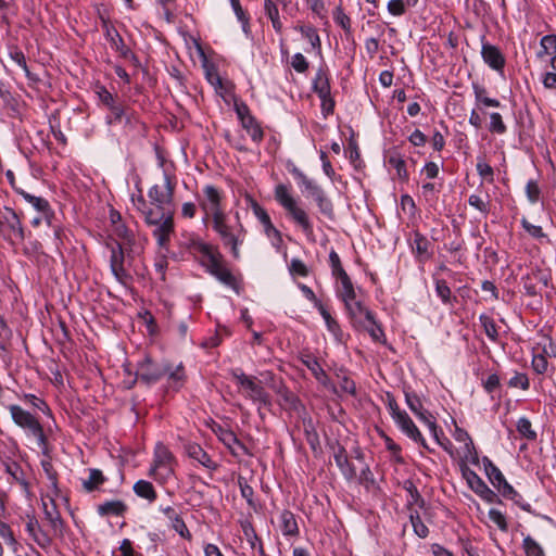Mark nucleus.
<instances>
[{
  "label": "nucleus",
  "mask_w": 556,
  "mask_h": 556,
  "mask_svg": "<svg viewBox=\"0 0 556 556\" xmlns=\"http://www.w3.org/2000/svg\"><path fill=\"white\" fill-rule=\"evenodd\" d=\"M5 407L10 412L14 425L21 428L26 437H31L36 440L37 446L41 450V453L45 456V458L41 459L40 465L49 481L50 494L52 496H59L60 489L58 472L51 463L48 437L46 435L38 417L16 404H11Z\"/></svg>",
  "instance_id": "f257e3e1"
},
{
  "label": "nucleus",
  "mask_w": 556,
  "mask_h": 556,
  "mask_svg": "<svg viewBox=\"0 0 556 556\" xmlns=\"http://www.w3.org/2000/svg\"><path fill=\"white\" fill-rule=\"evenodd\" d=\"M213 230L218 235L223 245L230 250L235 260L240 258V247L247 237V229L241 223L239 212L235 213L233 220L225 213L212 219Z\"/></svg>",
  "instance_id": "f03ea898"
},
{
  "label": "nucleus",
  "mask_w": 556,
  "mask_h": 556,
  "mask_svg": "<svg viewBox=\"0 0 556 556\" xmlns=\"http://www.w3.org/2000/svg\"><path fill=\"white\" fill-rule=\"evenodd\" d=\"M275 200L287 212L290 219L301 228L308 240L314 241V225L308 213L299 205L298 200L291 194L290 187L279 184L274 190Z\"/></svg>",
  "instance_id": "7ed1b4c3"
},
{
  "label": "nucleus",
  "mask_w": 556,
  "mask_h": 556,
  "mask_svg": "<svg viewBox=\"0 0 556 556\" xmlns=\"http://www.w3.org/2000/svg\"><path fill=\"white\" fill-rule=\"evenodd\" d=\"M144 223L153 227L152 235L157 245L160 248H167L175 228L173 213L166 210L155 208L154 212L147 213Z\"/></svg>",
  "instance_id": "20e7f679"
},
{
  "label": "nucleus",
  "mask_w": 556,
  "mask_h": 556,
  "mask_svg": "<svg viewBox=\"0 0 556 556\" xmlns=\"http://www.w3.org/2000/svg\"><path fill=\"white\" fill-rule=\"evenodd\" d=\"M232 377L237 383L244 389V396L257 405L258 414L262 416L261 408L271 405L270 395L261 381L255 377L245 375L241 369L232 370Z\"/></svg>",
  "instance_id": "39448f33"
},
{
  "label": "nucleus",
  "mask_w": 556,
  "mask_h": 556,
  "mask_svg": "<svg viewBox=\"0 0 556 556\" xmlns=\"http://www.w3.org/2000/svg\"><path fill=\"white\" fill-rule=\"evenodd\" d=\"M201 265L219 282L239 293V283L230 269L225 265L224 256L216 248L207 257L201 260Z\"/></svg>",
  "instance_id": "423d86ee"
},
{
  "label": "nucleus",
  "mask_w": 556,
  "mask_h": 556,
  "mask_svg": "<svg viewBox=\"0 0 556 556\" xmlns=\"http://www.w3.org/2000/svg\"><path fill=\"white\" fill-rule=\"evenodd\" d=\"M94 92L100 103L110 111V114L105 116L106 125H115L123 122L125 115V104L116 94H113L103 85H96Z\"/></svg>",
  "instance_id": "0eeeda50"
},
{
  "label": "nucleus",
  "mask_w": 556,
  "mask_h": 556,
  "mask_svg": "<svg viewBox=\"0 0 556 556\" xmlns=\"http://www.w3.org/2000/svg\"><path fill=\"white\" fill-rule=\"evenodd\" d=\"M203 198L199 200L200 208L204 213L203 222L225 214L222 207V192L213 185H206L202 189Z\"/></svg>",
  "instance_id": "6e6552de"
},
{
  "label": "nucleus",
  "mask_w": 556,
  "mask_h": 556,
  "mask_svg": "<svg viewBox=\"0 0 556 556\" xmlns=\"http://www.w3.org/2000/svg\"><path fill=\"white\" fill-rule=\"evenodd\" d=\"M459 467L462 476L466 480L468 486L481 500L486 503H494L497 500L496 493L491 490L488 484L477 475V472L470 469L465 462H462Z\"/></svg>",
  "instance_id": "1a4fd4ad"
},
{
  "label": "nucleus",
  "mask_w": 556,
  "mask_h": 556,
  "mask_svg": "<svg viewBox=\"0 0 556 556\" xmlns=\"http://www.w3.org/2000/svg\"><path fill=\"white\" fill-rule=\"evenodd\" d=\"M175 186L174 178L169 174L164 173V186L153 185L149 189L148 197L154 208L165 210V205L172 204Z\"/></svg>",
  "instance_id": "9d476101"
},
{
  "label": "nucleus",
  "mask_w": 556,
  "mask_h": 556,
  "mask_svg": "<svg viewBox=\"0 0 556 556\" xmlns=\"http://www.w3.org/2000/svg\"><path fill=\"white\" fill-rule=\"evenodd\" d=\"M106 248L111 252L110 268L113 276L118 282L126 285L131 279V276L124 267L126 254L123 244L117 241L108 242Z\"/></svg>",
  "instance_id": "9b49d317"
},
{
  "label": "nucleus",
  "mask_w": 556,
  "mask_h": 556,
  "mask_svg": "<svg viewBox=\"0 0 556 556\" xmlns=\"http://www.w3.org/2000/svg\"><path fill=\"white\" fill-rule=\"evenodd\" d=\"M174 462L173 453L163 443L159 442L154 450L153 465L149 475L155 477L159 473L164 479L168 478L174 473Z\"/></svg>",
  "instance_id": "f8f14e48"
},
{
  "label": "nucleus",
  "mask_w": 556,
  "mask_h": 556,
  "mask_svg": "<svg viewBox=\"0 0 556 556\" xmlns=\"http://www.w3.org/2000/svg\"><path fill=\"white\" fill-rule=\"evenodd\" d=\"M102 28L104 30V37L110 42L111 48L115 50L121 58L130 61L135 65H139L137 55L126 46L118 30L108 21H103Z\"/></svg>",
  "instance_id": "ddd939ff"
},
{
  "label": "nucleus",
  "mask_w": 556,
  "mask_h": 556,
  "mask_svg": "<svg viewBox=\"0 0 556 556\" xmlns=\"http://www.w3.org/2000/svg\"><path fill=\"white\" fill-rule=\"evenodd\" d=\"M164 369V361L156 363L150 356H146L138 364L136 378L147 386H152L163 379Z\"/></svg>",
  "instance_id": "4468645a"
},
{
  "label": "nucleus",
  "mask_w": 556,
  "mask_h": 556,
  "mask_svg": "<svg viewBox=\"0 0 556 556\" xmlns=\"http://www.w3.org/2000/svg\"><path fill=\"white\" fill-rule=\"evenodd\" d=\"M213 431L217 435L218 440L229 450L232 456L240 457L242 455H251L249 448L237 438L232 430L217 425Z\"/></svg>",
  "instance_id": "2eb2a0df"
},
{
  "label": "nucleus",
  "mask_w": 556,
  "mask_h": 556,
  "mask_svg": "<svg viewBox=\"0 0 556 556\" xmlns=\"http://www.w3.org/2000/svg\"><path fill=\"white\" fill-rule=\"evenodd\" d=\"M481 58L491 70L500 75L504 74L506 59L498 47L485 40L484 35L481 37Z\"/></svg>",
  "instance_id": "dca6fc26"
},
{
  "label": "nucleus",
  "mask_w": 556,
  "mask_h": 556,
  "mask_svg": "<svg viewBox=\"0 0 556 556\" xmlns=\"http://www.w3.org/2000/svg\"><path fill=\"white\" fill-rule=\"evenodd\" d=\"M2 226L5 225L9 230V235L4 238L12 244L15 242H22L25 239L24 227L16 212L5 206L4 213L1 215Z\"/></svg>",
  "instance_id": "f3484780"
},
{
  "label": "nucleus",
  "mask_w": 556,
  "mask_h": 556,
  "mask_svg": "<svg viewBox=\"0 0 556 556\" xmlns=\"http://www.w3.org/2000/svg\"><path fill=\"white\" fill-rule=\"evenodd\" d=\"M163 378H166V389L168 391L178 392L187 381V375L184 364L180 362L177 365L168 361H164Z\"/></svg>",
  "instance_id": "a211bd4d"
},
{
  "label": "nucleus",
  "mask_w": 556,
  "mask_h": 556,
  "mask_svg": "<svg viewBox=\"0 0 556 556\" xmlns=\"http://www.w3.org/2000/svg\"><path fill=\"white\" fill-rule=\"evenodd\" d=\"M522 288L528 296H535L541 293L542 287H547L549 282V275L546 273L534 269L521 278Z\"/></svg>",
  "instance_id": "6ab92c4d"
},
{
  "label": "nucleus",
  "mask_w": 556,
  "mask_h": 556,
  "mask_svg": "<svg viewBox=\"0 0 556 556\" xmlns=\"http://www.w3.org/2000/svg\"><path fill=\"white\" fill-rule=\"evenodd\" d=\"M483 469L485 472V476L488 477L491 484L497 489V491L502 494L503 492L513 493L511 491V484L507 482L502 471L498 469L497 466L494 465V463L488 457L483 456L482 459Z\"/></svg>",
  "instance_id": "aec40b11"
},
{
  "label": "nucleus",
  "mask_w": 556,
  "mask_h": 556,
  "mask_svg": "<svg viewBox=\"0 0 556 556\" xmlns=\"http://www.w3.org/2000/svg\"><path fill=\"white\" fill-rule=\"evenodd\" d=\"M397 415L399 418L394 422L396 424L399 429L414 442L420 444L424 448L431 451L421 432L419 431L415 422L412 420V418L408 416V414L406 412H403V414Z\"/></svg>",
  "instance_id": "412c9836"
},
{
  "label": "nucleus",
  "mask_w": 556,
  "mask_h": 556,
  "mask_svg": "<svg viewBox=\"0 0 556 556\" xmlns=\"http://www.w3.org/2000/svg\"><path fill=\"white\" fill-rule=\"evenodd\" d=\"M334 463L346 481L356 479L354 465L349 460L345 447L339 443L332 446Z\"/></svg>",
  "instance_id": "4be33fe9"
},
{
  "label": "nucleus",
  "mask_w": 556,
  "mask_h": 556,
  "mask_svg": "<svg viewBox=\"0 0 556 556\" xmlns=\"http://www.w3.org/2000/svg\"><path fill=\"white\" fill-rule=\"evenodd\" d=\"M412 251L418 262H427L432 257L430 240L419 231L413 232Z\"/></svg>",
  "instance_id": "5701e85b"
},
{
  "label": "nucleus",
  "mask_w": 556,
  "mask_h": 556,
  "mask_svg": "<svg viewBox=\"0 0 556 556\" xmlns=\"http://www.w3.org/2000/svg\"><path fill=\"white\" fill-rule=\"evenodd\" d=\"M343 303L354 328L357 325H363L364 319L371 318L372 312L356 298L353 300H346Z\"/></svg>",
  "instance_id": "b1692460"
},
{
  "label": "nucleus",
  "mask_w": 556,
  "mask_h": 556,
  "mask_svg": "<svg viewBox=\"0 0 556 556\" xmlns=\"http://www.w3.org/2000/svg\"><path fill=\"white\" fill-rule=\"evenodd\" d=\"M184 247L193 255L199 256L200 261L207 257L217 247L203 241L198 235L191 233Z\"/></svg>",
  "instance_id": "393cba45"
},
{
  "label": "nucleus",
  "mask_w": 556,
  "mask_h": 556,
  "mask_svg": "<svg viewBox=\"0 0 556 556\" xmlns=\"http://www.w3.org/2000/svg\"><path fill=\"white\" fill-rule=\"evenodd\" d=\"M185 452L189 458L198 462L201 466L208 470H216L217 464L211 456L203 450V447L194 442H189L185 445Z\"/></svg>",
  "instance_id": "a878e982"
},
{
  "label": "nucleus",
  "mask_w": 556,
  "mask_h": 556,
  "mask_svg": "<svg viewBox=\"0 0 556 556\" xmlns=\"http://www.w3.org/2000/svg\"><path fill=\"white\" fill-rule=\"evenodd\" d=\"M25 528H26V531L29 534V536H31L33 540L41 548H48L51 545V543H52L51 538L48 535V533L46 531H43L40 528L38 520L36 519V517L34 515H27V521H26Z\"/></svg>",
  "instance_id": "bb28decb"
},
{
  "label": "nucleus",
  "mask_w": 556,
  "mask_h": 556,
  "mask_svg": "<svg viewBox=\"0 0 556 556\" xmlns=\"http://www.w3.org/2000/svg\"><path fill=\"white\" fill-rule=\"evenodd\" d=\"M300 359L319 383L324 387L329 386L330 379L315 356L311 354H302Z\"/></svg>",
  "instance_id": "cd10ccee"
},
{
  "label": "nucleus",
  "mask_w": 556,
  "mask_h": 556,
  "mask_svg": "<svg viewBox=\"0 0 556 556\" xmlns=\"http://www.w3.org/2000/svg\"><path fill=\"white\" fill-rule=\"evenodd\" d=\"M3 465H4L5 472L8 475H10V477L12 478V480L14 482H16L21 485L25 495L27 497H30V495H31L30 485H29L28 481L26 480L25 472L22 469L21 465L14 460L5 462Z\"/></svg>",
  "instance_id": "c85d7f7f"
},
{
  "label": "nucleus",
  "mask_w": 556,
  "mask_h": 556,
  "mask_svg": "<svg viewBox=\"0 0 556 556\" xmlns=\"http://www.w3.org/2000/svg\"><path fill=\"white\" fill-rule=\"evenodd\" d=\"M471 88H472V91H473V96H475V103H476V106L479 109V110H482L483 108H498L501 106V102L495 99V98H490L488 96V90L486 88L477 83V81H473L471 84Z\"/></svg>",
  "instance_id": "c756f323"
},
{
  "label": "nucleus",
  "mask_w": 556,
  "mask_h": 556,
  "mask_svg": "<svg viewBox=\"0 0 556 556\" xmlns=\"http://www.w3.org/2000/svg\"><path fill=\"white\" fill-rule=\"evenodd\" d=\"M18 194L23 197V199L28 202L36 211L42 213L48 225L51 226L50 217L53 215V212L49 202L45 198L33 195L25 190H18Z\"/></svg>",
  "instance_id": "7c9ffc66"
},
{
  "label": "nucleus",
  "mask_w": 556,
  "mask_h": 556,
  "mask_svg": "<svg viewBox=\"0 0 556 556\" xmlns=\"http://www.w3.org/2000/svg\"><path fill=\"white\" fill-rule=\"evenodd\" d=\"M312 89L318 98H325L326 94L331 93L330 76L328 71L320 66L312 81Z\"/></svg>",
  "instance_id": "2f4dec72"
},
{
  "label": "nucleus",
  "mask_w": 556,
  "mask_h": 556,
  "mask_svg": "<svg viewBox=\"0 0 556 556\" xmlns=\"http://www.w3.org/2000/svg\"><path fill=\"white\" fill-rule=\"evenodd\" d=\"M54 497L55 496L51 495L50 506L46 502L42 503L43 514H45L46 520L49 522V525L53 529V531L55 533L62 534L63 520L61 518L60 511L56 508Z\"/></svg>",
  "instance_id": "473e14b6"
},
{
  "label": "nucleus",
  "mask_w": 556,
  "mask_h": 556,
  "mask_svg": "<svg viewBox=\"0 0 556 556\" xmlns=\"http://www.w3.org/2000/svg\"><path fill=\"white\" fill-rule=\"evenodd\" d=\"M128 507L127 505L121 501V500H113V501H106L97 507V513L101 517H108V516H116V517H123Z\"/></svg>",
  "instance_id": "72a5a7b5"
},
{
  "label": "nucleus",
  "mask_w": 556,
  "mask_h": 556,
  "mask_svg": "<svg viewBox=\"0 0 556 556\" xmlns=\"http://www.w3.org/2000/svg\"><path fill=\"white\" fill-rule=\"evenodd\" d=\"M0 99L3 102V108L8 110L9 116L16 117L20 114V102L17 98L5 88L2 81H0Z\"/></svg>",
  "instance_id": "f704fd0d"
},
{
  "label": "nucleus",
  "mask_w": 556,
  "mask_h": 556,
  "mask_svg": "<svg viewBox=\"0 0 556 556\" xmlns=\"http://www.w3.org/2000/svg\"><path fill=\"white\" fill-rule=\"evenodd\" d=\"M336 279L339 282V287L337 288V296L342 301L346 300H353L356 298V291L354 288V285L350 278V276L346 274H343L339 277H336Z\"/></svg>",
  "instance_id": "c9c22d12"
},
{
  "label": "nucleus",
  "mask_w": 556,
  "mask_h": 556,
  "mask_svg": "<svg viewBox=\"0 0 556 556\" xmlns=\"http://www.w3.org/2000/svg\"><path fill=\"white\" fill-rule=\"evenodd\" d=\"M280 529L285 536H296L299 534V527L295 516L292 511L285 509L280 514Z\"/></svg>",
  "instance_id": "e433bc0d"
},
{
  "label": "nucleus",
  "mask_w": 556,
  "mask_h": 556,
  "mask_svg": "<svg viewBox=\"0 0 556 556\" xmlns=\"http://www.w3.org/2000/svg\"><path fill=\"white\" fill-rule=\"evenodd\" d=\"M434 289L437 296L444 305L454 306L455 303H457V298L452 294V290L446 280L434 278Z\"/></svg>",
  "instance_id": "4c0bfd02"
},
{
  "label": "nucleus",
  "mask_w": 556,
  "mask_h": 556,
  "mask_svg": "<svg viewBox=\"0 0 556 556\" xmlns=\"http://www.w3.org/2000/svg\"><path fill=\"white\" fill-rule=\"evenodd\" d=\"M240 124L254 143L260 144L263 141L264 130L254 116L249 118L245 117V119L241 121Z\"/></svg>",
  "instance_id": "58836bf2"
},
{
  "label": "nucleus",
  "mask_w": 556,
  "mask_h": 556,
  "mask_svg": "<svg viewBox=\"0 0 556 556\" xmlns=\"http://www.w3.org/2000/svg\"><path fill=\"white\" fill-rule=\"evenodd\" d=\"M355 328L366 330L376 342H381L384 339L383 329L376 320L374 313H371V318L364 319L363 325H357Z\"/></svg>",
  "instance_id": "ea45409f"
},
{
  "label": "nucleus",
  "mask_w": 556,
  "mask_h": 556,
  "mask_svg": "<svg viewBox=\"0 0 556 556\" xmlns=\"http://www.w3.org/2000/svg\"><path fill=\"white\" fill-rule=\"evenodd\" d=\"M296 31H299L304 38H306L314 51L320 53L321 51V41L320 37L317 33V29L312 25H296L294 27Z\"/></svg>",
  "instance_id": "a19ab883"
},
{
  "label": "nucleus",
  "mask_w": 556,
  "mask_h": 556,
  "mask_svg": "<svg viewBox=\"0 0 556 556\" xmlns=\"http://www.w3.org/2000/svg\"><path fill=\"white\" fill-rule=\"evenodd\" d=\"M264 12L265 15L270 20L275 31L280 34L282 31V23L277 3L274 0H264Z\"/></svg>",
  "instance_id": "79ce46f5"
},
{
  "label": "nucleus",
  "mask_w": 556,
  "mask_h": 556,
  "mask_svg": "<svg viewBox=\"0 0 556 556\" xmlns=\"http://www.w3.org/2000/svg\"><path fill=\"white\" fill-rule=\"evenodd\" d=\"M134 492L137 496L153 503L157 495L153 484L147 480H138L134 484Z\"/></svg>",
  "instance_id": "37998d69"
},
{
  "label": "nucleus",
  "mask_w": 556,
  "mask_h": 556,
  "mask_svg": "<svg viewBox=\"0 0 556 556\" xmlns=\"http://www.w3.org/2000/svg\"><path fill=\"white\" fill-rule=\"evenodd\" d=\"M319 208V212L329 219L334 218L333 204L330 199L327 198L325 191L320 189L314 195H312Z\"/></svg>",
  "instance_id": "c03bdc74"
},
{
  "label": "nucleus",
  "mask_w": 556,
  "mask_h": 556,
  "mask_svg": "<svg viewBox=\"0 0 556 556\" xmlns=\"http://www.w3.org/2000/svg\"><path fill=\"white\" fill-rule=\"evenodd\" d=\"M388 164L395 169L399 179L408 180V172L406 169V162L399 152H393L388 157Z\"/></svg>",
  "instance_id": "a18cd8bd"
},
{
  "label": "nucleus",
  "mask_w": 556,
  "mask_h": 556,
  "mask_svg": "<svg viewBox=\"0 0 556 556\" xmlns=\"http://www.w3.org/2000/svg\"><path fill=\"white\" fill-rule=\"evenodd\" d=\"M106 481L102 471L97 468L89 469L88 479L83 481L84 490L87 492H93L98 490Z\"/></svg>",
  "instance_id": "49530a36"
},
{
  "label": "nucleus",
  "mask_w": 556,
  "mask_h": 556,
  "mask_svg": "<svg viewBox=\"0 0 556 556\" xmlns=\"http://www.w3.org/2000/svg\"><path fill=\"white\" fill-rule=\"evenodd\" d=\"M317 311L325 320L328 331L331 332L337 339H339L342 336V330L339 323L330 315L329 311L324 304L320 305Z\"/></svg>",
  "instance_id": "de8ad7c7"
},
{
  "label": "nucleus",
  "mask_w": 556,
  "mask_h": 556,
  "mask_svg": "<svg viewBox=\"0 0 556 556\" xmlns=\"http://www.w3.org/2000/svg\"><path fill=\"white\" fill-rule=\"evenodd\" d=\"M479 321L484 330L485 336L492 342L496 343L498 341V331L494 319L486 314H481L479 316Z\"/></svg>",
  "instance_id": "09e8293b"
},
{
  "label": "nucleus",
  "mask_w": 556,
  "mask_h": 556,
  "mask_svg": "<svg viewBox=\"0 0 556 556\" xmlns=\"http://www.w3.org/2000/svg\"><path fill=\"white\" fill-rule=\"evenodd\" d=\"M294 178L298 180L300 186H303L306 191H308L312 195H314L317 191L321 189L315 181L309 179L301 169L294 167L291 170Z\"/></svg>",
  "instance_id": "8fccbe9b"
},
{
  "label": "nucleus",
  "mask_w": 556,
  "mask_h": 556,
  "mask_svg": "<svg viewBox=\"0 0 556 556\" xmlns=\"http://www.w3.org/2000/svg\"><path fill=\"white\" fill-rule=\"evenodd\" d=\"M21 399L29 404L30 406H33L34 408L40 410L41 413H43L45 415L47 416H51L52 415V412H51V408L49 407V405L47 404V402L41 399V397H38L37 395L33 394V393H24Z\"/></svg>",
  "instance_id": "3c124183"
},
{
  "label": "nucleus",
  "mask_w": 556,
  "mask_h": 556,
  "mask_svg": "<svg viewBox=\"0 0 556 556\" xmlns=\"http://www.w3.org/2000/svg\"><path fill=\"white\" fill-rule=\"evenodd\" d=\"M522 548L526 556H545L543 547L530 535L523 538Z\"/></svg>",
  "instance_id": "603ef678"
},
{
  "label": "nucleus",
  "mask_w": 556,
  "mask_h": 556,
  "mask_svg": "<svg viewBox=\"0 0 556 556\" xmlns=\"http://www.w3.org/2000/svg\"><path fill=\"white\" fill-rule=\"evenodd\" d=\"M517 431L519 434L523 438H526L529 441L536 440V432L532 429V424L529 418L527 417H520L517 421Z\"/></svg>",
  "instance_id": "864d4df0"
},
{
  "label": "nucleus",
  "mask_w": 556,
  "mask_h": 556,
  "mask_svg": "<svg viewBox=\"0 0 556 556\" xmlns=\"http://www.w3.org/2000/svg\"><path fill=\"white\" fill-rule=\"evenodd\" d=\"M404 490L408 493L407 504L408 505H418L419 507H424L425 500L421 497L418 489L414 484L413 481L406 480L404 482Z\"/></svg>",
  "instance_id": "5fc2aeb1"
},
{
  "label": "nucleus",
  "mask_w": 556,
  "mask_h": 556,
  "mask_svg": "<svg viewBox=\"0 0 556 556\" xmlns=\"http://www.w3.org/2000/svg\"><path fill=\"white\" fill-rule=\"evenodd\" d=\"M409 519L415 534L420 539L427 538L429 534V529L421 520L418 511L412 513L409 515Z\"/></svg>",
  "instance_id": "6e6d98bb"
},
{
  "label": "nucleus",
  "mask_w": 556,
  "mask_h": 556,
  "mask_svg": "<svg viewBox=\"0 0 556 556\" xmlns=\"http://www.w3.org/2000/svg\"><path fill=\"white\" fill-rule=\"evenodd\" d=\"M134 207L142 215L143 219H147L148 212H154L153 205L148 203L141 192L138 195L131 197Z\"/></svg>",
  "instance_id": "4d7b16f0"
},
{
  "label": "nucleus",
  "mask_w": 556,
  "mask_h": 556,
  "mask_svg": "<svg viewBox=\"0 0 556 556\" xmlns=\"http://www.w3.org/2000/svg\"><path fill=\"white\" fill-rule=\"evenodd\" d=\"M115 235L123 241L122 244H125L131 251V247L135 243V236L130 229L127 228L124 224H118L115 226Z\"/></svg>",
  "instance_id": "13d9d810"
},
{
  "label": "nucleus",
  "mask_w": 556,
  "mask_h": 556,
  "mask_svg": "<svg viewBox=\"0 0 556 556\" xmlns=\"http://www.w3.org/2000/svg\"><path fill=\"white\" fill-rule=\"evenodd\" d=\"M489 130L493 134L503 135L506 132L507 127L503 122L502 115L497 112L490 114Z\"/></svg>",
  "instance_id": "bf43d9fd"
},
{
  "label": "nucleus",
  "mask_w": 556,
  "mask_h": 556,
  "mask_svg": "<svg viewBox=\"0 0 556 556\" xmlns=\"http://www.w3.org/2000/svg\"><path fill=\"white\" fill-rule=\"evenodd\" d=\"M489 519L497 526V528L503 531H508V522L506 516L496 508H491L488 513Z\"/></svg>",
  "instance_id": "052dcab7"
},
{
  "label": "nucleus",
  "mask_w": 556,
  "mask_h": 556,
  "mask_svg": "<svg viewBox=\"0 0 556 556\" xmlns=\"http://www.w3.org/2000/svg\"><path fill=\"white\" fill-rule=\"evenodd\" d=\"M238 484L240 488V494L241 496L247 501L248 505L250 507H255V503L253 500L254 496V490L253 488L247 482V480L242 477L238 479Z\"/></svg>",
  "instance_id": "680f3d73"
},
{
  "label": "nucleus",
  "mask_w": 556,
  "mask_h": 556,
  "mask_svg": "<svg viewBox=\"0 0 556 556\" xmlns=\"http://www.w3.org/2000/svg\"><path fill=\"white\" fill-rule=\"evenodd\" d=\"M511 491L513 493H506V492H503L502 493V496H504L505 498H508L510 501H513L519 508H521L522 510L527 511V513H531V505L526 502L523 500V496L517 492L514 486L511 485Z\"/></svg>",
  "instance_id": "e2e57ef3"
},
{
  "label": "nucleus",
  "mask_w": 556,
  "mask_h": 556,
  "mask_svg": "<svg viewBox=\"0 0 556 556\" xmlns=\"http://www.w3.org/2000/svg\"><path fill=\"white\" fill-rule=\"evenodd\" d=\"M440 187L433 182H425L421 185V195L427 202H435L438 199V193L440 192Z\"/></svg>",
  "instance_id": "0e129e2a"
},
{
  "label": "nucleus",
  "mask_w": 556,
  "mask_h": 556,
  "mask_svg": "<svg viewBox=\"0 0 556 556\" xmlns=\"http://www.w3.org/2000/svg\"><path fill=\"white\" fill-rule=\"evenodd\" d=\"M415 415L420 421L425 422L429 427L433 438H437V422L434 417L424 407L419 412H416Z\"/></svg>",
  "instance_id": "69168bd1"
},
{
  "label": "nucleus",
  "mask_w": 556,
  "mask_h": 556,
  "mask_svg": "<svg viewBox=\"0 0 556 556\" xmlns=\"http://www.w3.org/2000/svg\"><path fill=\"white\" fill-rule=\"evenodd\" d=\"M289 271L292 276L307 277L309 270L300 258H292L289 264Z\"/></svg>",
  "instance_id": "338daca9"
},
{
  "label": "nucleus",
  "mask_w": 556,
  "mask_h": 556,
  "mask_svg": "<svg viewBox=\"0 0 556 556\" xmlns=\"http://www.w3.org/2000/svg\"><path fill=\"white\" fill-rule=\"evenodd\" d=\"M509 388H520L526 391L530 388V380L525 372H516L508 381Z\"/></svg>",
  "instance_id": "774afa93"
}]
</instances>
